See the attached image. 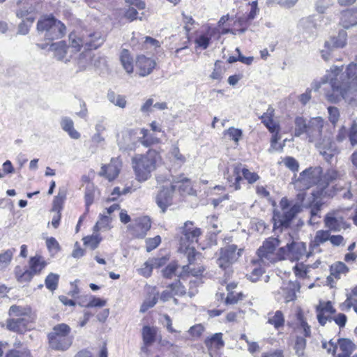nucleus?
Segmentation results:
<instances>
[{
    "label": "nucleus",
    "instance_id": "obj_40",
    "mask_svg": "<svg viewBox=\"0 0 357 357\" xmlns=\"http://www.w3.org/2000/svg\"><path fill=\"white\" fill-rule=\"evenodd\" d=\"M223 135L227 137L229 140L234 142L235 145L238 146L243 137V131L239 128L230 127L223 131Z\"/></svg>",
    "mask_w": 357,
    "mask_h": 357
},
{
    "label": "nucleus",
    "instance_id": "obj_52",
    "mask_svg": "<svg viewBox=\"0 0 357 357\" xmlns=\"http://www.w3.org/2000/svg\"><path fill=\"white\" fill-rule=\"evenodd\" d=\"M204 331L205 328L203 324H197L191 326L188 332L192 339L197 340L202 336Z\"/></svg>",
    "mask_w": 357,
    "mask_h": 357
},
{
    "label": "nucleus",
    "instance_id": "obj_50",
    "mask_svg": "<svg viewBox=\"0 0 357 357\" xmlns=\"http://www.w3.org/2000/svg\"><path fill=\"white\" fill-rule=\"evenodd\" d=\"M245 297L246 295H245L243 292H227V297L225 300V303L226 305H235L240 301L243 300Z\"/></svg>",
    "mask_w": 357,
    "mask_h": 357
},
{
    "label": "nucleus",
    "instance_id": "obj_64",
    "mask_svg": "<svg viewBox=\"0 0 357 357\" xmlns=\"http://www.w3.org/2000/svg\"><path fill=\"white\" fill-rule=\"evenodd\" d=\"M349 138L353 146L357 144V123L356 122H353L350 127Z\"/></svg>",
    "mask_w": 357,
    "mask_h": 357
},
{
    "label": "nucleus",
    "instance_id": "obj_11",
    "mask_svg": "<svg viewBox=\"0 0 357 357\" xmlns=\"http://www.w3.org/2000/svg\"><path fill=\"white\" fill-rule=\"evenodd\" d=\"M47 264L48 263L44 257L36 254L29 258L27 268L19 265L15 267V278L20 283H29L35 275H40Z\"/></svg>",
    "mask_w": 357,
    "mask_h": 357
},
{
    "label": "nucleus",
    "instance_id": "obj_56",
    "mask_svg": "<svg viewBox=\"0 0 357 357\" xmlns=\"http://www.w3.org/2000/svg\"><path fill=\"white\" fill-rule=\"evenodd\" d=\"M161 243V238L159 235L153 238H149L146 240V250L148 252L153 250L159 246Z\"/></svg>",
    "mask_w": 357,
    "mask_h": 357
},
{
    "label": "nucleus",
    "instance_id": "obj_23",
    "mask_svg": "<svg viewBox=\"0 0 357 357\" xmlns=\"http://www.w3.org/2000/svg\"><path fill=\"white\" fill-rule=\"evenodd\" d=\"M158 328L156 326L145 325L142 328V338L143 344L141 347V351L145 354L149 351V347L159 340L161 341V336L158 335Z\"/></svg>",
    "mask_w": 357,
    "mask_h": 357
},
{
    "label": "nucleus",
    "instance_id": "obj_30",
    "mask_svg": "<svg viewBox=\"0 0 357 357\" xmlns=\"http://www.w3.org/2000/svg\"><path fill=\"white\" fill-rule=\"evenodd\" d=\"M69 48V45L65 40L53 43L50 45V49L53 51L54 56L59 60L65 61H69V57L67 55Z\"/></svg>",
    "mask_w": 357,
    "mask_h": 357
},
{
    "label": "nucleus",
    "instance_id": "obj_58",
    "mask_svg": "<svg viewBox=\"0 0 357 357\" xmlns=\"http://www.w3.org/2000/svg\"><path fill=\"white\" fill-rule=\"evenodd\" d=\"M153 266H152V263L150 260L146 261L144 263L142 266L139 269V273L145 277V278H149L152 275Z\"/></svg>",
    "mask_w": 357,
    "mask_h": 357
},
{
    "label": "nucleus",
    "instance_id": "obj_12",
    "mask_svg": "<svg viewBox=\"0 0 357 357\" xmlns=\"http://www.w3.org/2000/svg\"><path fill=\"white\" fill-rule=\"evenodd\" d=\"M36 29L38 32L43 33L45 38L49 41L61 39L66 33V25L52 14L41 16Z\"/></svg>",
    "mask_w": 357,
    "mask_h": 357
},
{
    "label": "nucleus",
    "instance_id": "obj_28",
    "mask_svg": "<svg viewBox=\"0 0 357 357\" xmlns=\"http://www.w3.org/2000/svg\"><path fill=\"white\" fill-rule=\"evenodd\" d=\"M329 343L331 347H333L332 354L333 356H335L336 349L339 348L340 352L337 355L336 357H351V354L356 349L355 344L347 338L339 339L337 341V344H334L331 342ZM354 357H357V356Z\"/></svg>",
    "mask_w": 357,
    "mask_h": 357
},
{
    "label": "nucleus",
    "instance_id": "obj_27",
    "mask_svg": "<svg viewBox=\"0 0 357 357\" xmlns=\"http://www.w3.org/2000/svg\"><path fill=\"white\" fill-rule=\"evenodd\" d=\"M242 165L241 163L235 164L228 167L225 173V178L230 184V187L234 190L241 189V181H242Z\"/></svg>",
    "mask_w": 357,
    "mask_h": 357
},
{
    "label": "nucleus",
    "instance_id": "obj_2",
    "mask_svg": "<svg viewBox=\"0 0 357 357\" xmlns=\"http://www.w3.org/2000/svg\"><path fill=\"white\" fill-rule=\"evenodd\" d=\"M326 189L322 188L313 190L306 201V192L304 191L298 192L296 199L301 204H295L291 206V202L286 197H282L280 201V206L283 213L282 214L280 212L274 213L273 217L274 227H289L291 222L301 211V206L309 208L312 217L317 215L324 204L323 197Z\"/></svg>",
    "mask_w": 357,
    "mask_h": 357
},
{
    "label": "nucleus",
    "instance_id": "obj_4",
    "mask_svg": "<svg viewBox=\"0 0 357 357\" xmlns=\"http://www.w3.org/2000/svg\"><path fill=\"white\" fill-rule=\"evenodd\" d=\"M340 172L335 169H328L324 172L320 166L310 167L302 171L294 181V185L301 192L313 186L327 188L330 183L340 178Z\"/></svg>",
    "mask_w": 357,
    "mask_h": 357
},
{
    "label": "nucleus",
    "instance_id": "obj_1",
    "mask_svg": "<svg viewBox=\"0 0 357 357\" xmlns=\"http://www.w3.org/2000/svg\"><path fill=\"white\" fill-rule=\"evenodd\" d=\"M344 66H333L327 70L323 83L328 82L331 91L326 93L327 100L331 103L338 102L341 98L357 96V55L355 61L349 63L345 71Z\"/></svg>",
    "mask_w": 357,
    "mask_h": 357
},
{
    "label": "nucleus",
    "instance_id": "obj_45",
    "mask_svg": "<svg viewBox=\"0 0 357 357\" xmlns=\"http://www.w3.org/2000/svg\"><path fill=\"white\" fill-rule=\"evenodd\" d=\"M109 100L121 108H125L127 104L126 96L120 94H116L114 91H109L107 93Z\"/></svg>",
    "mask_w": 357,
    "mask_h": 357
},
{
    "label": "nucleus",
    "instance_id": "obj_57",
    "mask_svg": "<svg viewBox=\"0 0 357 357\" xmlns=\"http://www.w3.org/2000/svg\"><path fill=\"white\" fill-rule=\"evenodd\" d=\"M283 163L291 171L296 172L298 171L299 164L298 162L291 156H287L283 159Z\"/></svg>",
    "mask_w": 357,
    "mask_h": 357
},
{
    "label": "nucleus",
    "instance_id": "obj_25",
    "mask_svg": "<svg viewBox=\"0 0 357 357\" xmlns=\"http://www.w3.org/2000/svg\"><path fill=\"white\" fill-rule=\"evenodd\" d=\"M218 31L216 28L211 26H205L202 29L197 32L195 39V43L197 47L206 50L211 43V39L213 38Z\"/></svg>",
    "mask_w": 357,
    "mask_h": 357
},
{
    "label": "nucleus",
    "instance_id": "obj_49",
    "mask_svg": "<svg viewBox=\"0 0 357 357\" xmlns=\"http://www.w3.org/2000/svg\"><path fill=\"white\" fill-rule=\"evenodd\" d=\"M225 71V68L222 65V62L220 60H217L214 63V68L210 77L214 80H220L222 78Z\"/></svg>",
    "mask_w": 357,
    "mask_h": 357
},
{
    "label": "nucleus",
    "instance_id": "obj_32",
    "mask_svg": "<svg viewBox=\"0 0 357 357\" xmlns=\"http://www.w3.org/2000/svg\"><path fill=\"white\" fill-rule=\"evenodd\" d=\"M324 222L325 227H327L329 231H337L342 227L344 218L342 217H335L334 213H328L325 215Z\"/></svg>",
    "mask_w": 357,
    "mask_h": 357
},
{
    "label": "nucleus",
    "instance_id": "obj_36",
    "mask_svg": "<svg viewBox=\"0 0 357 357\" xmlns=\"http://www.w3.org/2000/svg\"><path fill=\"white\" fill-rule=\"evenodd\" d=\"M349 272V268L342 261H336L330 266L329 278L339 280L342 275H346Z\"/></svg>",
    "mask_w": 357,
    "mask_h": 357
},
{
    "label": "nucleus",
    "instance_id": "obj_16",
    "mask_svg": "<svg viewBox=\"0 0 357 357\" xmlns=\"http://www.w3.org/2000/svg\"><path fill=\"white\" fill-rule=\"evenodd\" d=\"M241 251V249L237 250V246L234 244L221 248L219 250V257L217 259L219 267L223 270L229 268L238 259Z\"/></svg>",
    "mask_w": 357,
    "mask_h": 357
},
{
    "label": "nucleus",
    "instance_id": "obj_54",
    "mask_svg": "<svg viewBox=\"0 0 357 357\" xmlns=\"http://www.w3.org/2000/svg\"><path fill=\"white\" fill-rule=\"evenodd\" d=\"M107 303L106 300L96 296H91L90 301L86 303H82V306L86 307H104Z\"/></svg>",
    "mask_w": 357,
    "mask_h": 357
},
{
    "label": "nucleus",
    "instance_id": "obj_21",
    "mask_svg": "<svg viewBox=\"0 0 357 357\" xmlns=\"http://www.w3.org/2000/svg\"><path fill=\"white\" fill-rule=\"evenodd\" d=\"M122 167V161L119 157L112 158L108 164L102 165L99 175L109 181H114L119 175Z\"/></svg>",
    "mask_w": 357,
    "mask_h": 357
},
{
    "label": "nucleus",
    "instance_id": "obj_13",
    "mask_svg": "<svg viewBox=\"0 0 357 357\" xmlns=\"http://www.w3.org/2000/svg\"><path fill=\"white\" fill-rule=\"evenodd\" d=\"M280 243L278 238L271 237L266 239L257 250V253L260 260L274 263L285 259L286 248L282 247L277 250Z\"/></svg>",
    "mask_w": 357,
    "mask_h": 357
},
{
    "label": "nucleus",
    "instance_id": "obj_44",
    "mask_svg": "<svg viewBox=\"0 0 357 357\" xmlns=\"http://www.w3.org/2000/svg\"><path fill=\"white\" fill-rule=\"evenodd\" d=\"M306 338L305 337L296 336L295 339L294 349L298 357H303L305 355V350L307 345Z\"/></svg>",
    "mask_w": 357,
    "mask_h": 357
},
{
    "label": "nucleus",
    "instance_id": "obj_5",
    "mask_svg": "<svg viewBox=\"0 0 357 357\" xmlns=\"http://www.w3.org/2000/svg\"><path fill=\"white\" fill-rule=\"evenodd\" d=\"M294 123V136L300 137L305 134L309 142L314 143L315 146L320 149H324L331 144V136L323 133L325 122L322 117L310 118L307 122L304 117L296 116Z\"/></svg>",
    "mask_w": 357,
    "mask_h": 357
},
{
    "label": "nucleus",
    "instance_id": "obj_59",
    "mask_svg": "<svg viewBox=\"0 0 357 357\" xmlns=\"http://www.w3.org/2000/svg\"><path fill=\"white\" fill-rule=\"evenodd\" d=\"M328 120L333 125L337 123L340 118V112L336 107L330 106L328 107Z\"/></svg>",
    "mask_w": 357,
    "mask_h": 357
},
{
    "label": "nucleus",
    "instance_id": "obj_24",
    "mask_svg": "<svg viewBox=\"0 0 357 357\" xmlns=\"http://www.w3.org/2000/svg\"><path fill=\"white\" fill-rule=\"evenodd\" d=\"M333 303L331 301H321L316 307L317 318L319 324L324 326L327 321L332 320V316L335 313Z\"/></svg>",
    "mask_w": 357,
    "mask_h": 357
},
{
    "label": "nucleus",
    "instance_id": "obj_39",
    "mask_svg": "<svg viewBox=\"0 0 357 357\" xmlns=\"http://www.w3.org/2000/svg\"><path fill=\"white\" fill-rule=\"evenodd\" d=\"M4 357H33L30 350L23 347L22 344L19 342L15 348L8 350Z\"/></svg>",
    "mask_w": 357,
    "mask_h": 357
},
{
    "label": "nucleus",
    "instance_id": "obj_6",
    "mask_svg": "<svg viewBox=\"0 0 357 357\" xmlns=\"http://www.w3.org/2000/svg\"><path fill=\"white\" fill-rule=\"evenodd\" d=\"M8 315L6 329L19 335L30 331L37 319L36 310L30 305H13L8 310Z\"/></svg>",
    "mask_w": 357,
    "mask_h": 357
},
{
    "label": "nucleus",
    "instance_id": "obj_55",
    "mask_svg": "<svg viewBox=\"0 0 357 357\" xmlns=\"http://www.w3.org/2000/svg\"><path fill=\"white\" fill-rule=\"evenodd\" d=\"M242 176L250 184H253L259 179L257 173L252 172L247 168L242 167Z\"/></svg>",
    "mask_w": 357,
    "mask_h": 357
},
{
    "label": "nucleus",
    "instance_id": "obj_15",
    "mask_svg": "<svg viewBox=\"0 0 357 357\" xmlns=\"http://www.w3.org/2000/svg\"><path fill=\"white\" fill-rule=\"evenodd\" d=\"M181 234L179 250L185 255L191 250H195L192 245L198 243L199 238L202 235V231L200 228L195 227L193 222L186 221L181 227Z\"/></svg>",
    "mask_w": 357,
    "mask_h": 357
},
{
    "label": "nucleus",
    "instance_id": "obj_10",
    "mask_svg": "<svg viewBox=\"0 0 357 357\" xmlns=\"http://www.w3.org/2000/svg\"><path fill=\"white\" fill-rule=\"evenodd\" d=\"M47 340L50 349L56 351H67L74 340L70 326L65 323L56 324L47 333Z\"/></svg>",
    "mask_w": 357,
    "mask_h": 357
},
{
    "label": "nucleus",
    "instance_id": "obj_41",
    "mask_svg": "<svg viewBox=\"0 0 357 357\" xmlns=\"http://www.w3.org/2000/svg\"><path fill=\"white\" fill-rule=\"evenodd\" d=\"M96 190V188L93 183L88 184L85 188L84 202L86 212L89 211L90 206L94 202Z\"/></svg>",
    "mask_w": 357,
    "mask_h": 357
},
{
    "label": "nucleus",
    "instance_id": "obj_9",
    "mask_svg": "<svg viewBox=\"0 0 357 357\" xmlns=\"http://www.w3.org/2000/svg\"><path fill=\"white\" fill-rule=\"evenodd\" d=\"M250 10L241 17H229V15H223L218 22V26L222 34L244 32L256 17L259 9L256 1L250 3Z\"/></svg>",
    "mask_w": 357,
    "mask_h": 357
},
{
    "label": "nucleus",
    "instance_id": "obj_63",
    "mask_svg": "<svg viewBox=\"0 0 357 357\" xmlns=\"http://www.w3.org/2000/svg\"><path fill=\"white\" fill-rule=\"evenodd\" d=\"M182 17L183 22L185 24L184 29L186 31V33L189 35L195 22L192 16L187 15L185 13H182Z\"/></svg>",
    "mask_w": 357,
    "mask_h": 357
},
{
    "label": "nucleus",
    "instance_id": "obj_62",
    "mask_svg": "<svg viewBox=\"0 0 357 357\" xmlns=\"http://www.w3.org/2000/svg\"><path fill=\"white\" fill-rule=\"evenodd\" d=\"M174 185H176V190L178 189L179 192H182L190 188L191 182L189 178H184L181 180L176 181Z\"/></svg>",
    "mask_w": 357,
    "mask_h": 357
},
{
    "label": "nucleus",
    "instance_id": "obj_19",
    "mask_svg": "<svg viewBox=\"0 0 357 357\" xmlns=\"http://www.w3.org/2000/svg\"><path fill=\"white\" fill-rule=\"evenodd\" d=\"M67 199V190L66 188H59L58 194L54 196L50 212L54 213L51 224L54 229H57L60 225L61 220V212L64 208V204Z\"/></svg>",
    "mask_w": 357,
    "mask_h": 357
},
{
    "label": "nucleus",
    "instance_id": "obj_8",
    "mask_svg": "<svg viewBox=\"0 0 357 357\" xmlns=\"http://www.w3.org/2000/svg\"><path fill=\"white\" fill-rule=\"evenodd\" d=\"M120 62L128 74H132L135 71L139 77H146L151 75L157 67L156 61L146 56L144 54H138L135 59L127 49L121 51L119 56Z\"/></svg>",
    "mask_w": 357,
    "mask_h": 357
},
{
    "label": "nucleus",
    "instance_id": "obj_31",
    "mask_svg": "<svg viewBox=\"0 0 357 357\" xmlns=\"http://www.w3.org/2000/svg\"><path fill=\"white\" fill-rule=\"evenodd\" d=\"M141 137H139V142L144 147L150 148L152 146L157 145L161 143V139L151 134L146 128H142L140 130Z\"/></svg>",
    "mask_w": 357,
    "mask_h": 357
},
{
    "label": "nucleus",
    "instance_id": "obj_43",
    "mask_svg": "<svg viewBox=\"0 0 357 357\" xmlns=\"http://www.w3.org/2000/svg\"><path fill=\"white\" fill-rule=\"evenodd\" d=\"M284 321V314L280 310H277L273 316L269 317L268 320V323L273 325L276 329L283 327Z\"/></svg>",
    "mask_w": 357,
    "mask_h": 357
},
{
    "label": "nucleus",
    "instance_id": "obj_35",
    "mask_svg": "<svg viewBox=\"0 0 357 357\" xmlns=\"http://www.w3.org/2000/svg\"><path fill=\"white\" fill-rule=\"evenodd\" d=\"M273 117L274 109L273 108H268L267 112L260 116L261 122L269 132H274L277 131L278 129H280L279 124L274 121Z\"/></svg>",
    "mask_w": 357,
    "mask_h": 357
},
{
    "label": "nucleus",
    "instance_id": "obj_26",
    "mask_svg": "<svg viewBox=\"0 0 357 357\" xmlns=\"http://www.w3.org/2000/svg\"><path fill=\"white\" fill-rule=\"evenodd\" d=\"M176 188V185H170L169 188L164 187L157 194L155 202L163 213L173 204V196Z\"/></svg>",
    "mask_w": 357,
    "mask_h": 357
},
{
    "label": "nucleus",
    "instance_id": "obj_29",
    "mask_svg": "<svg viewBox=\"0 0 357 357\" xmlns=\"http://www.w3.org/2000/svg\"><path fill=\"white\" fill-rule=\"evenodd\" d=\"M296 323L294 330L301 334L302 337H310L311 326L308 324L305 314L302 308L298 307L295 314Z\"/></svg>",
    "mask_w": 357,
    "mask_h": 357
},
{
    "label": "nucleus",
    "instance_id": "obj_3",
    "mask_svg": "<svg viewBox=\"0 0 357 357\" xmlns=\"http://www.w3.org/2000/svg\"><path fill=\"white\" fill-rule=\"evenodd\" d=\"M68 41L69 47L75 53L80 52L82 48L85 50L79 54L77 60L79 70H82L92 63L91 52L100 47L105 38L98 29L83 27L72 31L68 35Z\"/></svg>",
    "mask_w": 357,
    "mask_h": 357
},
{
    "label": "nucleus",
    "instance_id": "obj_37",
    "mask_svg": "<svg viewBox=\"0 0 357 357\" xmlns=\"http://www.w3.org/2000/svg\"><path fill=\"white\" fill-rule=\"evenodd\" d=\"M74 357H108L107 345L104 343L96 353H93L88 349H82L77 352Z\"/></svg>",
    "mask_w": 357,
    "mask_h": 357
},
{
    "label": "nucleus",
    "instance_id": "obj_61",
    "mask_svg": "<svg viewBox=\"0 0 357 357\" xmlns=\"http://www.w3.org/2000/svg\"><path fill=\"white\" fill-rule=\"evenodd\" d=\"M178 264L176 261L171 262L163 270V275L166 278H171L176 273Z\"/></svg>",
    "mask_w": 357,
    "mask_h": 357
},
{
    "label": "nucleus",
    "instance_id": "obj_60",
    "mask_svg": "<svg viewBox=\"0 0 357 357\" xmlns=\"http://www.w3.org/2000/svg\"><path fill=\"white\" fill-rule=\"evenodd\" d=\"M154 268H160L165 266L169 260V256L153 257L150 259Z\"/></svg>",
    "mask_w": 357,
    "mask_h": 357
},
{
    "label": "nucleus",
    "instance_id": "obj_53",
    "mask_svg": "<svg viewBox=\"0 0 357 357\" xmlns=\"http://www.w3.org/2000/svg\"><path fill=\"white\" fill-rule=\"evenodd\" d=\"M15 252V250L13 248L8 249L0 254V267H6L10 263Z\"/></svg>",
    "mask_w": 357,
    "mask_h": 357
},
{
    "label": "nucleus",
    "instance_id": "obj_34",
    "mask_svg": "<svg viewBox=\"0 0 357 357\" xmlns=\"http://www.w3.org/2000/svg\"><path fill=\"white\" fill-rule=\"evenodd\" d=\"M341 23L345 29L357 24V8L344 10L342 13Z\"/></svg>",
    "mask_w": 357,
    "mask_h": 357
},
{
    "label": "nucleus",
    "instance_id": "obj_14",
    "mask_svg": "<svg viewBox=\"0 0 357 357\" xmlns=\"http://www.w3.org/2000/svg\"><path fill=\"white\" fill-rule=\"evenodd\" d=\"M188 264L182 267V270L179 273V278L182 280H187L190 277L195 278L197 280H201L206 271V266L202 263L195 264V261L202 257V254L196 250L185 254Z\"/></svg>",
    "mask_w": 357,
    "mask_h": 357
},
{
    "label": "nucleus",
    "instance_id": "obj_18",
    "mask_svg": "<svg viewBox=\"0 0 357 357\" xmlns=\"http://www.w3.org/2000/svg\"><path fill=\"white\" fill-rule=\"evenodd\" d=\"M151 220L149 216H139L127 226V230L132 238H144L151 228Z\"/></svg>",
    "mask_w": 357,
    "mask_h": 357
},
{
    "label": "nucleus",
    "instance_id": "obj_22",
    "mask_svg": "<svg viewBox=\"0 0 357 357\" xmlns=\"http://www.w3.org/2000/svg\"><path fill=\"white\" fill-rule=\"evenodd\" d=\"M286 248L285 257L289 258L291 261H298L303 258H308L312 252L307 250V245L303 242H292L287 244Z\"/></svg>",
    "mask_w": 357,
    "mask_h": 357
},
{
    "label": "nucleus",
    "instance_id": "obj_42",
    "mask_svg": "<svg viewBox=\"0 0 357 357\" xmlns=\"http://www.w3.org/2000/svg\"><path fill=\"white\" fill-rule=\"evenodd\" d=\"M102 240V238L99 234L88 235L82 238L84 245L93 250L99 246Z\"/></svg>",
    "mask_w": 357,
    "mask_h": 357
},
{
    "label": "nucleus",
    "instance_id": "obj_48",
    "mask_svg": "<svg viewBox=\"0 0 357 357\" xmlns=\"http://www.w3.org/2000/svg\"><path fill=\"white\" fill-rule=\"evenodd\" d=\"M59 280V275L53 273H49L45 280V284L46 288L51 291H54L58 287Z\"/></svg>",
    "mask_w": 357,
    "mask_h": 357
},
{
    "label": "nucleus",
    "instance_id": "obj_46",
    "mask_svg": "<svg viewBox=\"0 0 357 357\" xmlns=\"http://www.w3.org/2000/svg\"><path fill=\"white\" fill-rule=\"evenodd\" d=\"M112 218L109 215H100L99 220L96 222L94 229L98 231L101 229H110L112 226Z\"/></svg>",
    "mask_w": 357,
    "mask_h": 357
},
{
    "label": "nucleus",
    "instance_id": "obj_33",
    "mask_svg": "<svg viewBox=\"0 0 357 357\" xmlns=\"http://www.w3.org/2000/svg\"><path fill=\"white\" fill-rule=\"evenodd\" d=\"M222 333H216L210 337H207L204 340V344L208 351H215L222 348L225 342L222 340Z\"/></svg>",
    "mask_w": 357,
    "mask_h": 357
},
{
    "label": "nucleus",
    "instance_id": "obj_17",
    "mask_svg": "<svg viewBox=\"0 0 357 357\" xmlns=\"http://www.w3.org/2000/svg\"><path fill=\"white\" fill-rule=\"evenodd\" d=\"M347 44V33L344 30H340L337 36L331 37L330 40L324 43V49L321 50L322 59L326 61H329L335 49L343 48Z\"/></svg>",
    "mask_w": 357,
    "mask_h": 357
},
{
    "label": "nucleus",
    "instance_id": "obj_47",
    "mask_svg": "<svg viewBox=\"0 0 357 357\" xmlns=\"http://www.w3.org/2000/svg\"><path fill=\"white\" fill-rule=\"evenodd\" d=\"M316 266H312L311 265H305L303 263H296V265L293 268L294 273L295 275L301 279H304L307 277V275L309 272L310 268H315Z\"/></svg>",
    "mask_w": 357,
    "mask_h": 357
},
{
    "label": "nucleus",
    "instance_id": "obj_38",
    "mask_svg": "<svg viewBox=\"0 0 357 357\" xmlns=\"http://www.w3.org/2000/svg\"><path fill=\"white\" fill-rule=\"evenodd\" d=\"M61 125L62 129L66 132L72 139H77L80 137V133L75 129L74 122L71 119L68 117L63 118L61 121Z\"/></svg>",
    "mask_w": 357,
    "mask_h": 357
},
{
    "label": "nucleus",
    "instance_id": "obj_20",
    "mask_svg": "<svg viewBox=\"0 0 357 357\" xmlns=\"http://www.w3.org/2000/svg\"><path fill=\"white\" fill-rule=\"evenodd\" d=\"M130 45L131 49L135 52H149L151 47L155 50L160 47L159 40L151 36H132L130 39Z\"/></svg>",
    "mask_w": 357,
    "mask_h": 357
},
{
    "label": "nucleus",
    "instance_id": "obj_51",
    "mask_svg": "<svg viewBox=\"0 0 357 357\" xmlns=\"http://www.w3.org/2000/svg\"><path fill=\"white\" fill-rule=\"evenodd\" d=\"M330 238V231L329 230H318L314 236L313 243L314 245L319 246L321 244L324 243Z\"/></svg>",
    "mask_w": 357,
    "mask_h": 357
},
{
    "label": "nucleus",
    "instance_id": "obj_7",
    "mask_svg": "<svg viewBox=\"0 0 357 357\" xmlns=\"http://www.w3.org/2000/svg\"><path fill=\"white\" fill-rule=\"evenodd\" d=\"M162 149H149L143 154H137L132 158V167L135 178L139 182H144L151 178L160 163L162 162Z\"/></svg>",
    "mask_w": 357,
    "mask_h": 357
}]
</instances>
